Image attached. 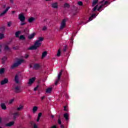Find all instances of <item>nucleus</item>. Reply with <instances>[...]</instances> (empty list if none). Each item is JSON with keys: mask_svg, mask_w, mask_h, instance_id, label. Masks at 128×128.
<instances>
[{"mask_svg": "<svg viewBox=\"0 0 128 128\" xmlns=\"http://www.w3.org/2000/svg\"><path fill=\"white\" fill-rule=\"evenodd\" d=\"M42 46V42H38L36 40L34 46H32L28 48V50H36L38 48H40Z\"/></svg>", "mask_w": 128, "mask_h": 128, "instance_id": "f03ea898", "label": "nucleus"}, {"mask_svg": "<svg viewBox=\"0 0 128 128\" xmlns=\"http://www.w3.org/2000/svg\"><path fill=\"white\" fill-rule=\"evenodd\" d=\"M34 20H36V18L33 17H31L28 20V22H30V24H32V22H34Z\"/></svg>", "mask_w": 128, "mask_h": 128, "instance_id": "4468645a", "label": "nucleus"}, {"mask_svg": "<svg viewBox=\"0 0 128 128\" xmlns=\"http://www.w3.org/2000/svg\"><path fill=\"white\" fill-rule=\"evenodd\" d=\"M10 8V6L7 7L6 8V9L4 11H3V12H2L0 14V16H4V14H6V12H8V10Z\"/></svg>", "mask_w": 128, "mask_h": 128, "instance_id": "0eeeda50", "label": "nucleus"}, {"mask_svg": "<svg viewBox=\"0 0 128 128\" xmlns=\"http://www.w3.org/2000/svg\"><path fill=\"white\" fill-rule=\"evenodd\" d=\"M0 106L2 110H6V104L4 103H1Z\"/></svg>", "mask_w": 128, "mask_h": 128, "instance_id": "2eb2a0df", "label": "nucleus"}, {"mask_svg": "<svg viewBox=\"0 0 128 128\" xmlns=\"http://www.w3.org/2000/svg\"><path fill=\"white\" fill-rule=\"evenodd\" d=\"M102 8H104V5H101V6H100L97 9V10H98V11L100 10H102Z\"/></svg>", "mask_w": 128, "mask_h": 128, "instance_id": "e433bc0d", "label": "nucleus"}, {"mask_svg": "<svg viewBox=\"0 0 128 128\" xmlns=\"http://www.w3.org/2000/svg\"><path fill=\"white\" fill-rule=\"evenodd\" d=\"M42 112H40L38 114V118H40V116H42Z\"/></svg>", "mask_w": 128, "mask_h": 128, "instance_id": "a18cd8bd", "label": "nucleus"}, {"mask_svg": "<svg viewBox=\"0 0 128 128\" xmlns=\"http://www.w3.org/2000/svg\"><path fill=\"white\" fill-rule=\"evenodd\" d=\"M62 70L59 72L58 76V78L55 82V86H58V82L60 80V78H62Z\"/></svg>", "mask_w": 128, "mask_h": 128, "instance_id": "7ed1b4c3", "label": "nucleus"}, {"mask_svg": "<svg viewBox=\"0 0 128 128\" xmlns=\"http://www.w3.org/2000/svg\"><path fill=\"white\" fill-rule=\"evenodd\" d=\"M51 128H56V126H52Z\"/></svg>", "mask_w": 128, "mask_h": 128, "instance_id": "13d9d810", "label": "nucleus"}, {"mask_svg": "<svg viewBox=\"0 0 128 128\" xmlns=\"http://www.w3.org/2000/svg\"><path fill=\"white\" fill-rule=\"evenodd\" d=\"M70 4H68V3H65L64 4V8H70Z\"/></svg>", "mask_w": 128, "mask_h": 128, "instance_id": "72a5a7b5", "label": "nucleus"}, {"mask_svg": "<svg viewBox=\"0 0 128 128\" xmlns=\"http://www.w3.org/2000/svg\"><path fill=\"white\" fill-rule=\"evenodd\" d=\"M74 16H76V14H74Z\"/></svg>", "mask_w": 128, "mask_h": 128, "instance_id": "774afa93", "label": "nucleus"}, {"mask_svg": "<svg viewBox=\"0 0 128 128\" xmlns=\"http://www.w3.org/2000/svg\"><path fill=\"white\" fill-rule=\"evenodd\" d=\"M36 41L38 42H43L44 41V38L39 37V38H38V40H36Z\"/></svg>", "mask_w": 128, "mask_h": 128, "instance_id": "a878e982", "label": "nucleus"}, {"mask_svg": "<svg viewBox=\"0 0 128 128\" xmlns=\"http://www.w3.org/2000/svg\"><path fill=\"white\" fill-rule=\"evenodd\" d=\"M96 18V14H92L91 16L89 18V19L88 20V22H90L91 20H92V18Z\"/></svg>", "mask_w": 128, "mask_h": 128, "instance_id": "4be33fe9", "label": "nucleus"}, {"mask_svg": "<svg viewBox=\"0 0 128 128\" xmlns=\"http://www.w3.org/2000/svg\"><path fill=\"white\" fill-rule=\"evenodd\" d=\"M60 56V49L58 50V52H57V56Z\"/></svg>", "mask_w": 128, "mask_h": 128, "instance_id": "c9c22d12", "label": "nucleus"}, {"mask_svg": "<svg viewBox=\"0 0 128 128\" xmlns=\"http://www.w3.org/2000/svg\"><path fill=\"white\" fill-rule=\"evenodd\" d=\"M0 52H2V50L0 49Z\"/></svg>", "mask_w": 128, "mask_h": 128, "instance_id": "338daca9", "label": "nucleus"}, {"mask_svg": "<svg viewBox=\"0 0 128 128\" xmlns=\"http://www.w3.org/2000/svg\"><path fill=\"white\" fill-rule=\"evenodd\" d=\"M40 68V64H34V70H38Z\"/></svg>", "mask_w": 128, "mask_h": 128, "instance_id": "a211bd4d", "label": "nucleus"}, {"mask_svg": "<svg viewBox=\"0 0 128 128\" xmlns=\"http://www.w3.org/2000/svg\"><path fill=\"white\" fill-rule=\"evenodd\" d=\"M18 80V74H16V75L15 76L14 80L16 84H20V81Z\"/></svg>", "mask_w": 128, "mask_h": 128, "instance_id": "9b49d317", "label": "nucleus"}, {"mask_svg": "<svg viewBox=\"0 0 128 128\" xmlns=\"http://www.w3.org/2000/svg\"><path fill=\"white\" fill-rule=\"evenodd\" d=\"M10 26H12V22H8V26L10 27Z\"/></svg>", "mask_w": 128, "mask_h": 128, "instance_id": "c03bdc74", "label": "nucleus"}, {"mask_svg": "<svg viewBox=\"0 0 128 128\" xmlns=\"http://www.w3.org/2000/svg\"><path fill=\"white\" fill-rule=\"evenodd\" d=\"M8 80L7 78H5L1 82V84L3 86V84H8Z\"/></svg>", "mask_w": 128, "mask_h": 128, "instance_id": "9d476101", "label": "nucleus"}, {"mask_svg": "<svg viewBox=\"0 0 128 128\" xmlns=\"http://www.w3.org/2000/svg\"><path fill=\"white\" fill-rule=\"evenodd\" d=\"M52 88H49L46 90V92L47 94H50L52 92Z\"/></svg>", "mask_w": 128, "mask_h": 128, "instance_id": "5701e85b", "label": "nucleus"}, {"mask_svg": "<svg viewBox=\"0 0 128 128\" xmlns=\"http://www.w3.org/2000/svg\"><path fill=\"white\" fill-rule=\"evenodd\" d=\"M18 116H20V114L18 112H14L13 114V118L14 120H16V118H18Z\"/></svg>", "mask_w": 128, "mask_h": 128, "instance_id": "6e6552de", "label": "nucleus"}, {"mask_svg": "<svg viewBox=\"0 0 128 128\" xmlns=\"http://www.w3.org/2000/svg\"><path fill=\"white\" fill-rule=\"evenodd\" d=\"M26 24V22H22L20 24V26H24V24Z\"/></svg>", "mask_w": 128, "mask_h": 128, "instance_id": "09e8293b", "label": "nucleus"}, {"mask_svg": "<svg viewBox=\"0 0 128 128\" xmlns=\"http://www.w3.org/2000/svg\"><path fill=\"white\" fill-rule=\"evenodd\" d=\"M14 99H12L9 101V104H12V102H14Z\"/></svg>", "mask_w": 128, "mask_h": 128, "instance_id": "37998d69", "label": "nucleus"}, {"mask_svg": "<svg viewBox=\"0 0 128 128\" xmlns=\"http://www.w3.org/2000/svg\"><path fill=\"white\" fill-rule=\"evenodd\" d=\"M52 118H54V115H52Z\"/></svg>", "mask_w": 128, "mask_h": 128, "instance_id": "0e129e2a", "label": "nucleus"}, {"mask_svg": "<svg viewBox=\"0 0 128 128\" xmlns=\"http://www.w3.org/2000/svg\"><path fill=\"white\" fill-rule=\"evenodd\" d=\"M12 14H15L16 13V11L13 10L12 12Z\"/></svg>", "mask_w": 128, "mask_h": 128, "instance_id": "bf43d9fd", "label": "nucleus"}, {"mask_svg": "<svg viewBox=\"0 0 128 128\" xmlns=\"http://www.w3.org/2000/svg\"><path fill=\"white\" fill-rule=\"evenodd\" d=\"M36 80V77H33L30 79H29V82H28V84L29 86H32V84H34V82Z\"/></svg>", "mask_w": 128, "mask_h": 128, "instance_id": "423d86ee", "label": "nucleus"}, {"mask_svg": "<svg viewBox=\"0 0 128 128\" xmlns=\"http://www.w3.org/2000/svg\"><path fill=\"white\" fill-rule=\"evenodd\" d=\"M20 32L18 31L16 32L15 36L16 38H19L20 37Z\"/></svg>", "mask_w": 128, "mask_h": 128, "instance_id": "c85d7f7f", "label": "nucleus"}, {"mask_svg": "<svg viewBox=\"0 0 128 128\" xmlns=\"http://www.w3.org/2000/svg\"><path fill=\"white\" fill-rule=\"evenodd\" d=\"M30 68H32V65H30Z\"/></svg>", "mask_w": 128, "mask_h": 128, "instance_id": "e2e57ef3", "label": "nucleus"}, {"mask_svg": "<svg viewBox=\"0 0 128 128\" xmlns=\"http://www.w3.org/2000/svg\"><path fill=\"white\" fill-rule=\"evenodd\" d=\"M108 4V2L106 1V2H104L103 6H106V4Z\"/></svg>", "mask_w": 128, "mask_h": 128, "instance_id": "49530a36", "label": "nucleus"}, {"mask_svg": "<svg viewBox=\"0 0 128 128\" xmlns=\"http://www.w3.org/2000/svg\"><path fill=\"white\" fill-rule=\"evenodd\" d=\"M4 38V34H0V40H2Z\"/></svg>", "mask_w": 128, "mask_h": 128, "instance_id": "f704fd0d", "label": "nucleus"}, {"mask_svg": "<svg viewBox=\"0 0 128 128\" xmlns=\"http://www.w3.org/2000/svg\"><path fill=\"white\" fill-rule=\"evenodd\" d=\"M20 40H26V37H24V36L21 35L20 36Z\"/></svg>", "mask_w": 128, "mask_h": 128, "instance_id": "cd10ccee", "label": "nucleus"}, {"mask_svg": "<svg viewBox=\"0 0 128 128\" xmlns=\"http://www.w3.org/2000/svg\"><path fill=\"white\" fill-rule=\"evenodd\" d=\"M6 8V4L3 5V8Z\"/></svg>", "mask_w": 128, "mask_h": 128, "instance_id": "3c124183", "label": "nucleus"}, {"mask_svg": "<svg viewBox=\"0 0 128 128\" xmlns=\"http://www.w3.org/2000/svg\"><path fill=\"white\" fill-rule=\"evenodd\" d=\"M4 72V68H2L0 69V74H2Z\"/></svg>", "mask_w": 128, "mask_h": 128, "instance_id": "7c9ffc66", "label": "nucleus"}, {"mask_svg": "<svg viewBox=\"0 0 128 128\" xmlns=\"http://www.w3.org/2000/svg\"><path fill=\"white\" fill-rule=\"evenodd\" d=\"M24 32H28V28H26L25 30H24Z\"/></svg>", "mask_w": 128, "mask_h": 128, "instance_id": "5fc2aeb1", "label": "nucleus"}, {"mask_svg": "<svg viewBox=\"0 0 128 128\" xmlns=\"http://www.w3.org/2000/svg\"><path fill=\"white\" fill-rule=\"evenodd\" d=\"M78 6H84V3H82V2L79 1L78 2Z\"/></svg>", "mask_w": 128, "mask_h": 128, "instance_id": "2f4dec72", "label": "nucleus"}, {"mask_svg": "<svg viewBox=\"0 0 128 128\" xmlns=\"http://www.w3.org/2000/svg\"><path fill=\"white\" fill-rule=\"evenodd\" d=\"M64 110L65 112H68V109H66V106H64Z\"/></svg>", "mask_w": 128, "mask_h": 128, "instance_id": "de8ad7c7", "label": "nucleus"}, {"mask_svg": "<svg viewBox=\"0 0 128 128\" xmlns=\"http://www.w3.org/2000/svg\"><path fill=\"white\" fill-rule=\"evenodd\" d=\"M24 108V106L22 105H20L19 107L17 108V110H22Z\"/></svg>", "mask_w": 128, "mask_h": 128, "instance_id": "bb28decb", "label": "nucleus"}, {"mask_svg": "<svg viewBox=\"0 0 128 128\" xmlns=\"http://www.w3.org/2000/svg\"><path fill=\"white\" fill-rule=\"evenodd\" d=\"M60 128H64V125H61V126H60Z\"/></svg>", "mask_w": 128, "mask_h": 128, "instance_id": "4d7b16f0", "label": "nucleus"}, {"mask_svg": "<svg viewBox=\"0 0 128 128\" xmlns=\"http://www.w3.org/2000/svg\"><path fill=\"white\" fill-rule=\"evenodd\" d=\"M2 28H3V30H4V28L2 27Z\"/></svg>", "mask_w": 128, "mask_h": 128, "instance_id": "69168bd1", "label": "nucleus"}, {"mask_svg": "<svg viewBox=\"0 0 128 128\" xmlns=\"http://www.w3.org/2000/svg\"><path fill=\"white\" fill-rule=\"evenodd\" d=\"M37 110H38V106H34L33 108V113L34 114V112H36Z\"/></svg>", "mask_w": 128, "mask_h": 128, "instance_id": "c756f323", "label": "nucleus"}, {"mask_svg": "<svg viewBox=\"0 0 128 128\" xmlns=\"http://www.w3.org/2000/svg\"><path fill=\"white\" fill-rule=\"evenodd\" d=\"M34 36H36V33H33V34H31L30 35H29L28 36V40H32V38H34Z\"/></svg>", "mask_w": 128, "mask_h": 128, "instance_id": "dca6fc26", "label": "nucleus"}, {"mask_svg": "<svg viewBox=\"0 0 128 128\" xmlns=\"http://www.w3.org/2000/svg\"><path fill=\"white\" fill-rule=\"evenodd\" d=\"M50 0H46V2H50Z\"/></svg>", "mask_w": 128, "mask_h": 128, "instance_id": "680f3d73", "label": "nucleus"}, {"mask_svg": "<svg viewBox=\"0 0 128 128\" xmlns=\"http://www.w3.org/2000/svg\"><path fill=\"white\" fill-rule=\"evenodd\" d=\"M38 85H37V86L34 88V92H36V91L38 90Z\"/></svg>", "mask_w": 128, "mask_h": 128, "instance_id": "58836bf2", "label": "nucleus"}, {"mask_svg": "<svg viewBox=\"0 0 128 128\" xmlns=\"http://www.w3.org/2000/svg\"><path fill=\"white\" fill-rule=\"evenodd\" d=\"M28 58V55L26 54V55L25 56V58Z\"/></svg>", "mask_w": 128, "mask_h": 128, "instance_id": "6e6d98bb", "label": "nucleus"}, {"mask_svg": "<svg viewBox=\"0 0 128 128\" xmlns=\"http://www.w3.org/2000/svg\"><path fill=\"white\" fill-rule=\"evenodd\" d=\"M66 20L64 19L61 24H60V30H64V28H66Z\"/></svg>", "mask_w": 128, "mask_h": 128, "instance_id": "20e7f679", "label": "nucleus"}, {"mask_svg": "<svg viewBox=\"0 0 128 128\" xmlns=\"http://www.w3.org/2000/svg\"><path fill=\"white\" fill-rule=\"evenodd\" d=\"M44 98H46V96H43L41 98V100H44Z\"/></svg>", "mask_w": 128, "mask_h": 128, "instance_id": "8fccbe9b", "label": "nucleus"}, {"mask_svg": "<svg viewBox=\"0 0 128 128\" xmlns=\"http://www.w3.org/2000/svg\"><path fill=\"white\" fill-rule=\"evenodd\" d=\"M14 122L12 121L6 124V126H14Z\"/></svg>", "mask_w": 128, "mask_h": 128, "instance_id": "6ab92c4d", "label": "nucleus"}, {"mask_svg": "<svg viewBox=\"0 0 128 128\" xmlns=\"http://www.w3.org/2000/svg\"><path fill=\"white\" fill-rule=\"evenodd\" d=\"M58 124H62V120L60 118L58 119Z\"/></svg>", "mask_w": 128, "mask_h": 128, "instance_id": "ea45409f", "label": "nucleus"}, {"mask_svg": "<svg viewBox=\"0 0 128 128\" xmlns=\"http://www.w3.org/2000/svg\"><path fill=\"white\" fill-rule=\"evenodd\" d=\"M52 6L53 8H58V2H54L52 4Z\"/></svg>", "mask_w": 128, "mask_h": 128, "instance_id": "f8f14e48", "label": "nucleus"}, {"mask_svg": "<svg viewBox=\"0 0 128 128\" xmlns=\"http://www.w3.org/2000/svg\"><path fill=\"white\" fill-rule=\"evenodd\" d=\"M64 117L66 122L67 120H68V113L64 114Z\"/></svg>", "mask_w": 128, "mask_h": 128, "instance_id": "aec40b11", "label": "nucleus"}, {"mask_svg": "<svg viewBox=\"0 0 128 128\" xmlns=\"http://www.w3.org/2000/svg\"><path fill=\"white\" fill-rule=\"evenodd\" d=\"M10 2L11 4H14V0H10Z\"/></svg>", "mask_w": 128, "mask_h": 128, "instance_id": "864d4df0", "label": "nucleus"}, {"mask_svg": "<svg viewBox=\"0 0 128 128\" xmlns=\"http://www.w3.org/2000/svg\"><path fill=\"white\" fill-rule=\"evenodd\" d=\"M4 50L7 51V52H10V47H8V45H6L4 47Z\"/></svg>", "mask_w": 128, "mask_h": 128, "instance_id": "f3484780", "label": "nucleus"}, {"mask_svg": "<svg viewBox=\"0 0 128 128\" xmlns=\"http://www.w3.org/2000/svg\"><path fill=\"white\" fill-rule=\"evenodd\" d=\"M40 118L38 117V118H37V120H36L38 122H40Z\"/></svg>", "mask_w": 128, "mask_h": 128, "instance_id": "603ef678", "label": "nucleus"}, {"mask_svg": "<svg viewBox=\"0 0 128 128\" xmlns=\"http://www.w3.org/2000/svg\"><path fill=\"white\" fill-rule=\"evenodd\" d=\"M2 122V118H0V124Z\"/></svg>", "mask_w": 128, "mask_h": 128, "instance_id": "052dcab7", "label": "nucleus"}, {"mask_svg": "<svg viewBox=\"0 0 128 128\" xmlns=\"http://www.w3.org/2000/svg\"><path fill=\"white\" fill-rule=\"evenodd\" d=\"M98 2V0H93L92 6H94Z\"/></svg>", "mask_w": 128, "mask_h": 128, "instance_id": "412c9836", "label": "nucleus"}, {"mask_svg": "<svg viewBox=\"0 0 128 128\" xmlns=\"http://www.w3.org/2000/svg\"><path fill=\"white\" fill-rule=\"evenodd\" d=\"M30 124H32H32L34 125V128H38V126L36 125V123H34V122L33 121H32Z\"/></svg>", "mask_w": 128, "mask_h": 128, "instance_id": "393cba45", "label": "nucleus"}, {"mask_svg": "<svg viewBox=\"0 0 128 128\" xmlns=\"http://www.w3.org/2000/svg\"><path fill=\"white\" fill-rule=\"evenodd\" d=\"M48 54V52L46 51H45L42 53V58H46Z\"/></svg>", "mask_w": 128, "mask_h": 128, "instance_id": "b1692460", "label": "nucleus"}, {"mask_svg": "<svg viewBox=\"0 0 128 128\" xmlns=\"http://www.w3.org/2000/svg\"><path fill=\"white\" fill-rule=\"evenodd\" d=\"M22 92V90H20V86H16L15 87V92L18 94V92Z\"/></svg>", "mask_w": 128, "mask_h": 128, "instance_id": "1a4fd4ad", "label": "nucleus"}, {"mask_svg": "<svg viewBox=\"0 0 128 128\" xmlns=\"http://www.w3.org/2000/svg\"><path fill=\"white\" fill-rule=\"evenodd\" d=\"M66 50H68V46H65L64 48L63 49L64 52H66Z\"/></svg>", "mask_w": 128, "mask_h": 128, "instance_id": "4c0bfd02", "label": "nucleus"}, {"mask_svg": "<svg viewBox=\"0 0 128 128\" xmlns=\"http://www.w3.org/2000/svg\"><path fill=\"white\" fill-rule=\"evenodd\" d=\"M2 64H6V61L8 60V57L6 56H4L2 58Z\"/></svg>", "mask_w": 128, "mask_h": 128, "instance_id": "ddd939ff", "label": "nucleus"}, {"mask_svg": "<svg viewBox=\"0 0 128 128\" xmlns=\"http://www.w3.org/2000/svg\"><path fill=\"white\" fill-rule=\"evenodd\" d=\"M18 18L22 22H24V20H26V17L24 16V14H20L18 15Z\"/></svg>", "mask_w": 128, "mask_h": 128, "instance_id": "39448f33", "label": "nucleus"}, {"mask_svg": "<svg viewBox=\"0 0 128 128\" xmlns=\"http://www.w3.org/2000/svg\"><path fill=\"white\" fill-rule=\"evenodd\" d=\"M70 42H72H72H74V38L72 37V36L70 38Z\"/></svg>", "mask_w": 128, "mask_h": 128, "instance_id": "79ce46f5", "label": "nucleus"}, {"mask_svg": "<svg viewBox=\"0 0 128 128\" xmlns=\"http://www.w3.org/2000/svg\"><path fill=\"white\" fill-rule=\"evenodd\" d=\"M98 5L97 4L92 9L93 12H96V10H98Z\"/></svg>", "mask_w": 128, "mask_h": 128, "instance_id": "473e14b6", "label": "nucleus"}, {"mask_svg": "<svg viewBox=\"0 0 128 128\" xmlns=\"http://www.w3.org/2000/svg\"><path fill=\"white\" fill-rule=\"evenodd\" d=\"M24 60L18 58L17 59L16 62L14 63V64L11 66V68L14 70V68H18V66H20L22 64H24Z\"/></svg>", "mask_w": 128, "mask_h": 128, "instance_id": "f257e3e1", "label": "nucleus"}, {"mask_svg": "<svg viewBox=\"0 0 128 128\" xmlns=\"http://www.w3.org/2000/svg\"><path fill=\"white\" fill-rule=\"evenodd\" d=\"M46 28H47L46 26H44L43 27V28H42V30H43V31L46 30Z\"/></svg>", "mask_w": 128, "mask_h": 128, "instance_id": "a19ab883", "label": "nucleus"}]
</instances>
